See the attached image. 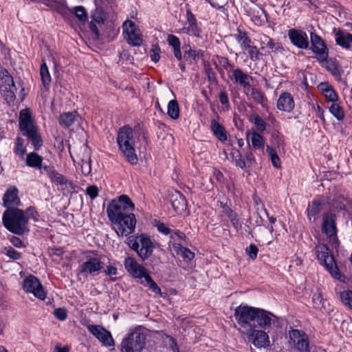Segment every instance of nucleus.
Returning a JSON list of instances; mask_svg holds the SVG:
<instances>
[{"instance_id":"1","label":"nucleus","mask_w":352,"mask_h":352,"mask_svg":"<svg viewBox=\"0 0 352 352\" xmlns=\"http://www.w3.org/2000/svg\"><path fill=\"white\" fill-rule=\"evenodd\" d=\"M134 208L131 199L125 195L112 200L108 205L107 215L118 236H126L135 231L137 221L131 212Z\"/></svg>"},{"instance_id":"2","label":"nucleus","mask_w":352,"mask_h":352,"mask_svg":"<svg viewBox=\"0 0 352 352\" xmlns=\"http://www.w3.org/2000/svg\"><path fill=\"white\" fill-rule=\"evenodd\" d=\"M38 216L37 212L31 208L27 209L26 212L18 208H8L3 212L2 221L8 231L17 235H22L29 230V217H32L37 221Z\"/></svg>"},{"instance_id":"3","label":"nucleus","mask_w":352,"mask_h":352,"mask_svg":"<svg viewBox=\"0 0 352 352\" xmlns=\"http://www.w3.org/2000/svg\"><path fill=\"white\" fill-rule=\"evenodd\" d=\"M139 140L138 133L129 125L120 128L117 135V144L119 151L131 164L138 161L136 145Z\"/></svg>"},{"instance_id":"4","label":"nucleus","mask_w":352,"mask_h":352,"mask_svg":"<svg viewBox=\"0 0 352 352\" xmlns=\"http://www.w3.org/2000/svg\"><path fill=\"white\" fill-rule=\"evenodd\" d=\"M19 127L22 134L27 137L36 150H38L42 146L43 140L39 133V128L29 109L20 111Z\"/></svg>"},{"instance_id":"5","label":"nucleus","mask_w":352,"mask_h":352,"mask_svg":"<svg viewBox=\"0 0 352 352\" xmlns=\"http://www.w3.org/2000/svg\"><path fill=\"white\" fill-rule=\"evenodd\" d=\"M146 333L142 326L131 329L120 344L121 352H142L145 347Z\"/></svg>"},{"instance_id":"6","label":"nucleus","mask_w":352,"mask_h":352,"mask_svg":"<svg viewBox=\"0 0 352 352\" xmlns=\"http://www.w3.org/2000/svg\"><path fill=\"white\" fill-rule=\"evenodd\" d=\"M104 268L102 256L96 251L88 252L77 270V275L80 278H92L98 275Z\"/></svg>"},{"instance_id":"7","label":"nucleus","mask_w":352,"mask_h":352,"mask_svg":"<svg viewBox=\"0 0 352 352\" xmlns=\"http://www.w3.org/2000/svg\"><path fill=\"white\" fill-rule=\"evenodd\" d=\"M316 254L320 264L325 267L334 278L342 283L346 282V277L339 271L333 256L330 254L329 248L325 245H316Z\"/></svg>"},{"instance_id":"8","label":"nucleus","mask_w":352,"mask_h":352,"mask_svg":"<svg viewBox=\"0 0 352 352\" xmlns=\"http://www.w3.org/2000/svg\"><path fill=\"white\" fill-rule=\"evenodd\" d=\"M129 245L135 250L142 261L146 260L152 255L155 247L151 239L144 234L135 239L134 237L129 238Z\"/></svg>"},{"instance_id":"9","label":"nucleus","mask_w":352,"mask_h":352,"mask_svg":"<svg viewBox=\"0 0 352 352\" xmlns=\"http://www.w3.org/2000/svg\"><path fill=\"white\" fill-rule=\"evenodd\" d=\"M256 311L257 308L243 304L235 309L234 317L241 329L246 331L252 329V323L256 318Z\"/></svg>"},{"instance_id":"10","label":"nucleus","mask_w":352,"mask_h":352,"mask_svg":"<svg viewBox=\"0 0 352 352\" xmlns=\"http://www.w3.org/2000/svg\"><path fill=\"white\" fill-rule=\"evenodd\" d=\"M122 33L124 39L129 45L133 47H140L143 43V35L135 23L126 20L122 24Z\"/></svg>"},{"instance_id":"11","label":"nucleus","mask_w":352,"mask_h":352,"mask_svg":"<svg viewBox=\"0 0 352 352\" xmlns=\"http://www.w3.org/2000/svg\"><path fill=\"white\" fill-rule=\"evenodd\" d=\"M311 50L318 60L320 63L326 61L329 56V50L324 40L318 34L311 33Z\"/></svg>"},{"instance_id":"12","label":"nucleus","mask_w":352,"mask_h":352,"mask_svg":"<svg viewBox=\"0 0 352 352\" xmlns=\"http://www.w3.org/2000/svg\"><path fill=\"white\" fill-rule=\"evenodd\" d=\"M179 34H186L190 36L198 38H202L201 28L197 23L195 15L188 10L186 12V21L182 29L178 31Z\"/></svg>"},{"instance_id":"13","label":"nucleus","mask_w":352,"mask_h":352,"mask_svg":"<svg viewBox=\"0 0 352 352\" xmlns=\"http://www.w3.org/2000/svg\"><path fill=\"white\" fill-rule=\"evenodd\" d=\"M124 267L129 274L140 282L149 274L147 270L133 257L127 256L124 261Z\"/></svg>"},{"instance_id":"14","label":"nucleus","mask_w":352,"mask_h":352,"mask_svg":"<svg viewBox=\"0 0 352 352\" xmlns=\"http://www.w3.org/2000/svg\"><path fill=\"white\" fill-rule=\"evenodd\" d=\"M89 331L106 347L114 346L115 341L110 331L100 325L90 324L87 326Z\"/></svg>"},{"instance_id":"15","label":"nucleus","mask_w":352,"mask_h":352,"mask_svg":"<svg viewBox=\"0 0 352 352\" xmlns=\"http://www.w3.org/2000/svg\"><path fill=\"white\" fill-rule=\"evenodd\" d=\"M23 288L26 293H31L38 299L44 300L45 298L46 294L43 286L34 276L30 275L24 279Z\"/></svg>"},{"instance_id":"16","label":"nucleus","mask_w":352,"mask_h":352,"mask_svg":"<svg viewBox=\"0 0 352 352\" xmlns=\"http://www.w3.org/2000/svg\"><path fill=\"white\" fill-rule=\"evenodd\" d=\"M291 342L300 352H309V342L306 333L298 329H292L289 332Z\"/></svg>"},{"instance_id":"17","label":"nucleus","mask_w":352,"mask_h":352,"mask_svg":"<svg viewBox=\"0 0 352 352\" xmlns=\"http://www.w3.org/2000/svg\"><path fill=\"white\" fill-rule=\"evenodd\" d=\"M0 76L2 80V83L3 84L2 87H4L3 91L5 92V100L8 103L12 102L15 98L14 92L16 89L14 83L13 78L6 69H3L1 71Z\"/></svg>"},{"instance_id":"18","label":"nucleus","mask_w":352,"mask_h":352,"mask_svg":"<svg viewBox=\"0 0 352 352\" xmlns=\"http://www.w3.org/2000/svg\"><path fill=\"white\" fill-rule=\"evenodd\" d=\"M43 173H45L51 182L58 186L60 190H65L68 186H72V182H68L66 178L58 173L53 167L44 166Z\"/></svg>"},{"instance_id":"19","label":"nucleus","mask_w":352,"mask_h":352,"mask_svg":"<svg viewBox=\"0 0 352 352\" xmlns=\"http://www.w3.org/2000/svg\"><path fill=\"white\" fill-rule=\"evenodd\" d=\"M245 333V331H243ZM248 338L252 341V344L258 348L267 347L270 344L269 336L266 332L262 330H256L250 329L246 331Z\"/></svg>"},{"instance_id":"20","label":"nucleus","mask_w":352,"mask_h":352,"mask_svg":"<svg viewBox=\"0 0 352 352\" xmlns=\"http://www.w3.org/2000/svg\"><path fill=\"white\" fill-rule=\"evenodd\" d=\"M288 37L291 43L299 49L306 50L309 47V39L305 32L290 29L288 31Z\"/></svg>"},{"instance_id":"21","label":"nucleus","mask_w":352,"mask_h":352,"mask_svg":"<svg viewBox=\"0 0 352 352\" xmlns=\"http://www.w3.org/2000/svg\"><path fill=\"white\" fill-rule=\"evenodd\" d=\"M107 14L103 8H95L91 13V21L89 23V28L91 31L95 34L97 39L100 37V32L96 26V24L100 25H103L107 19Z\"/></svg>"},{"instance_id":"22","label":"nucleus","mask_w":352,"mask_h":352,"mask_svg":"<svg viewBox=\"0 0 352 352\" xmlns=\"http://www.w3.org/2000/svg\"><path fill=\"white\" fill-rule=\"evenodd\" d=\"M322 231L329 237L333 243L337 242L335 216L332 214H326L323 217Z\"/></svg>"},{"instance_id":"23","label":"nucleus","mask_w":352,"mask_h":352,"mask_svg":"<svg viewBox=\"0 0 352 352\" xmlns=\"http://www.w3.org/2000/svg\"><path fill=\"white\" fill-rule=\"evenodd\" d=\"M18 193V189L15 186L9 187L3 197V206L8 209L19 206L21 201Z\"/></svg>"},{"instance_id":"24","label":"nucleus","mask_w":352,"mask_h":352,"mask_svg":"<svg viewBox=\"0 0 352 352\" xmlns=\"http://www.w3.org/2000/svg\"><path fill=\"white\" fill-rule=\"evenodd\" d=\"M336 43L345 50H349L352 43V34L342 31L340 29L333 28Z\"/></svg>"},{"instance_id":"25","label":"nucleus","mask_w":352,"mask_h":352,"mask_svg":"<svg viewBox=\"0 0 352 352\" xmlns=\"http://www.w3.org/2000/svg\"><path fill=\"white\" fill-rule=\"evenodd\" d=\"M276 317L270 312L257 308L256 321L258 325L265 329L269 328L272 322H274Z\"/></svg>"},{"instance_id":"26","label":"nucleus","mask_w":352,"mask_h":352,"mask_svg":"<svg viewBox=\"0 0 352 352\" xmlns=\"http://www.w3.org/2000/svg\"><path fill=\"white\" fill-rule=\"evenodd\" d=\"M295 107L292 94L287 91L283 92L277 101V108L280 111L291 112Z\"/></svg>"},{"instance_id":"27","label":"nucleus","mask_w":352,"mask_h":352,"mask_svg":"<svg viewBox=\"0 0 352 352\" xmlns=\"http://www.w3.org/2000/svg\"><path fill=\"white\" fill-rule=\"evenodd\" d=\"M318 88L325 98L327 102L332 103L339 101L338 94L329 82H321L318 85Z\"/></svg>"},{"instance_id":"28","label":"nucleus","mask_w":352,"mask_h":352,"mask_svg":"<svg viewBox=\"0 0 352 352\" xmlns=\"http://www.w3.org/2000/svg\"><path fill=\"white\" fill-rule=\"evenodd\" d=\"M323 201L320 198L314 199L311 204H309L307 208V215L309 220L311 218L315 221L316 216L320 213L322 208Z\"/></svg>"},{"instance_id":"29","label":"nucleus","mask_w":352,"mask_h":352,"mask_svg":"<svg viewBox=\"0 0 352 352\" xmlns=\"http://www.w3.org/2000/svg\"><path fill=\"white\" fill-rule=\"evenodd\" d=\"M172 206L177 212L184 211L186 208V201L183 195L179 192H176L171 197Z\"/></svg>"},{"instance_id":"30","label":"nucleus","mask_w":352,"mask_h":352,"mask_svg":"<svg viewBox=\"0 0 352 352\" xmlns=\"http://www.w3.org/2000/svg\"><path fill=\"white\" fill-rule=\"evenodd\" d=\"M247 140L250 142L254 148H261L264 146L263 136L256 131H248L246 133Z\"/></svg>"},{"instance_id":"31","label":"nucleus","mask_w":352,"mask_h":352,"mask_svg":"<svg viewBox=\"0 0 352 352\" xmlns=\"http://www.w3.org/2000/svg\"><path fill=\"white\" fill-rule=\"evenodd\" d=\"M312 302L315 309L322 311H329L328 307L329 304L326 300L323 298L320 292H318L314 294L312 296Z\"/></svg>"},{"instance_id":"32","label":"nucleus","mask_w":352,"mask_h":352,"mask_svg":"<svg viewBox=\"0 0 352 352\" xmlns=\"http://www.w3.org/2000/svg\"><path fill=\"white\" fill-rule=\"evenodd\" d=\"M211 130L219 141L225 142L227 140V133L224 127L215 120L211 121Z\"/></svg>"},{"instance_id":"33","label":"nucleus","mask_w":352,"mask_h":352,"mask_svg":"<svg viewBox=\"0 0 352 352\" xmlns=\"http://www.w3.org/2000/svg\"><path fill=\"white\" fill-rule=\"evenodd\" d=\"M232 74L236 82L241 85L243 87L250 86L252 77L245 74L241 69H234Z\"/></svg>"},{"instance_id":"34","label":"nucleus","mask_w":352,"mask_h":352,"mask_svg":"<svg viewBox=\"0 0 352 352\" xmlns=\"http://www.w3.org/2000/svg\"><path fill=\"white\" fill-rule=\"evenodd\" d=\"M79 116L76 112L64 113L60 116V124L65 127H69L78 119Z\"/></svg>"},{"instance_id":"35","label":"nucleus","mask_w":352,"mask_h":352,"mask_svg":"<svg viewBox=\"0 0 352 352\" xmlns=\"http://www.w3.org/2000/svg\"><path fill=\"white\" fill-rule=\"evenodd\" d=\"M42 161V157L35 153H30L27 155L26 164L30 167L43 170Z\"/></svg>"},{"instance_id":"36","label":"nucleus","mask_w":352,"mask_h":352,"mask_svg":"<svg viewBox=\"0 0 352 352\" xmlns=\"http://www.w3.org/2000/svg\"><path fill=\"white\" fill-rule=\"evenodd\" d=\"M179 107L176 100H171L167 106V115L173 120H177L179 118Z\"/></svg>"},{"instance_id":"37","label":"nucleus","mask_w":352,"mask_h":352,"mask_svg":"<svg viewBox=\"0 0 352 352\" xmlns=\"http://www.w3.org/2000/svg\"><path fill=\"white\" fill-rule=\"evenodd\" d=\"M329 112L339 121L343 120L344 118V111L338 102H332L329 107Z\"/></svg>"},{"instance_id":"38","label":"nucleus","mask_w":352,"mask_h":352,"mask_svg":"<svg viewBox=\"0 0 352 352\" xmlns=\"http://www.w3.org/2000/svg\"><path fill=\"white\" fill-rule=\"evenodd\" d=\"M140 283L148 287L153 293L162 296L161 289L148 274L145 278L140 281Z\"/></svg>"},{"instance_id":"39","label":"nucleus","mask_w":352,"mask_h":352,"mask_svg":"<svg viewBox=\"0 0 352 352\" xmlns=\"http://www.w3.org/2000/svg\"><path fill=\"white\" fill-rule=\"evenodd\" d=\"M237 42L239 43L241 48L245 50L252 45L251 39L248 36L247 34L244 32H239V34L236 36Z\"/></svg>"},{"instance_id":"40","label":"nucleus","mask_w":352,"mask_h":352,"mask_svg":"<svg viewBox=\"0 0 352 352\" xmlns=\"http://www.w3.org/2000/svg\"><path fill=\"white\" fill-rule=\"evenodd\" d=\"M40 75L44 86H48L51 82V76L47 64L45 62H43V63L41 65Z\"/></svg>"},{"instance_id":"41","label":"nucleus","mask_w":352,"mask_h":352,"mask_svg":"<svg viewBox=\"0 0 352 352\" xmlns=\"http://www.w3.org/2000/svg\"><path fill=\"white\" fill-rule=\"evenodd\" d=\"M25 152L26 148L24 146V140L21 137H17L14 148V153L19 157L23 159Z\"/></svg>"},{"instance_id":"42","label":"nucleus","mask_w":352,"mask_h":352,"mask_svg":"<svg viewBox=\"0 0 352 352\" xmlns=\"http://www.w3.org/2000/svg\"><path fill=\"white\" fill-rule=\"evenodd\" d=\"M250 120L254 123L258 131L263 132L266 129L267 124L265 120L257 114L251 116Z\"/></svg>"},{"instance_id":"43","label":"nucleus","mask_w":352,"mask_h":352,"mask_svg":"<svg viewBox=\"0 0 352 352\" xmlns=\"http://www.w3.org/2000/svg\"><path fill=\"white\" fill-rule=\"evenodd\" d=\"M267 152L270 156V158L271 160V162L273 164V166L276 168H280L281 166V162L280 160L277 155L276 151L272 148L270 146H267Z\"/></svg>"},{"instance_id":"44","label":"nucleus","mask_w":352,"mask_h":352,"mask_svg":"<svg viewBox=\"0 0 352 352\" xmlns=\"http://www.w3.org/2000/svg\"><path fill=\"white\" fill-rule=\"evenodd\" d=\"M340 298L343 304L352 309V290H345L340 292Z\"/></svg>"},{"instance_id":"45","label":"nucleus","mask_w":352,"mask_h":352,"mask_svg":"<svg viewBox=\"0 0 352 352\" xmlns=\"http://www.w3.org/2000/svg\"><path fill=\"white\" fill-rule=\"evenodd\" d=\"M245 51L248 52L250 58L253 61L260 60L262 56V54L260 52L259 50L256 46L252 45L247 48Z\"/></svg>"},{"instance_id":"46","label":"nucleus","mask_w":352,"mask_h":352,"mask_svg":"<svg viewBox=\"0 0 352 352\" xmlns=\"http://www.w3.org/2000/svg\"><path fill=\"white\" fill-rule=\"evenodd\" d=\"M160 48L157 45H152L150 50V57L154 63H157L160 59Z\"/></svg>"},{"instance_id":"47","label":"nucleus","mask_w":352,"mask_h":352,"mask_svg":"<svg viewBox=\"0 0 352 352\" xmlns=\"http://www.w3.org/2000/svg\"><path fill=\"white\" fill-rule=\"evenodd\" d=\"M3 253L14 260H18L21 257V254L12 247L5 248Z\"/></svg>"},{"instance_id":"48","label":"nucleus","mask_w":352,"mask_h":352,"mask_svg":"<svg viewBox=\"0 0 352 352\" xmlns=\"http://www.w3.org/2000/svg\"><path fill=\"white\" fill-rule=\"evenodd\" d=\"M74 14L81 21H85L87 19V14L82 6L74 8Z\"/></svg>"},{"instance_id":"49","label":"nucleus","mask_w":352,"mask_h":352,"mask_svg":"<svg viewBox=\"0 0 352 352\" xmlns=\"http://www.w3.org/2000/svg\"><path fill=\"white\" fill-rule=\"evenodd\" d=\"M167 41L168 45L172 46L173 49L181 47V42L179 38L175 35L169 34L167 38Z\"/></svg>"},{"instance_id":"50","label":"nucleus","mask_w":352,"mask_h":352,"mask_svg":"<svg viewBox=\"0 0 352 352\" xmlns=\"http://www.w3.org/2000/svg\"><path fill=\"white\" fill-rule=\"evenodd\" d=\"M245 252L249 257L254 260L257 256L258 249L254 244H251L246 248Z\"/></svg>"},{"instance_id":"51","label":"nucleus","mask_w":352,"mask_h":352,"mask_svg":"<svg viewBox=\"0 0 352 352\" xmlns=\"http://www.w3.org/2000/svg\"><path fill=\"white\" fill-rule=\"evenodd\" d=\"M265 42L266 46L272 51H276L280 48L279 44L278 43H275L272 38L266 36H264V41H263V43Z\"/></svg>"},{"instance_id":"52","label":"nucleus","mask_w":352,"mask_h":352,"mask_svg":"<svg viewBox=\"0 0 352 352\" xmlns=\"http://www.w3.org/2000/svg\"><path fill=\"white\" fill-rule=\"evenodd\" d=\"M54 315L59 320L63 321L67 318V313L64 308H57L54 311Z\"/></svg>"},{"instance_id":"53","label":"nucleus","mask_w":352,"mask_h":352,"mask_svg":"<svg viewBox=\"0 0 352 352\" xmlns=\"http://www.w3.org/2000/svg\"><path fill=\"white\" fill-rule=\"evenodd\" d=\"M180 251H181V255L184 259H185L188 261H190L192 259H193L195 254L192 252H191L188 248L182 247L180 249Z\"/></svg>"},{"instance_id":"54","label":"nucleus","mask_w":352,"mask_h":352,"mask_svg":"<svg viewBox=\"0 0 352 352\" xmlns=\"http://www.w3.org/2000/svg\"><path fill=\"white\" fill-rule=\"evenodd\" d=\"M82 173L87 175H89L91 172V164H90V159L88 157L86 159H83L82 160Z\"/></svg>"},{"instance_id":"55","label":"nucleus","mask_w":352,"mask_h":352,"mask_svg":"<svg viewBox=\"0 0 352 352\" xmlns=\"http://www.w3.org/2000/svg\"><path fill=\"white\" fill-rule=\"evenodd\" d=\"M86 193L91 199H94L98 195V188L96 186H88L86 189Z\"/></svg>"},{"instance_id":"56","label":"nucleus","mask_w":352,"mask_h":352,"mask_svg":"<svg viewBox=\"0 0 352 352\" xmlns=\"http://www.w3.org/2000/svg\"><path fill=\"white\" fill-rule=\"evenodd\" d=\"M311 107L314 110V111L316 113L318 117L320 118L323 122H324L325 120H324V111L320 107V105L317 102H312Z\"/></svg>"},{"instance_id":"57","label":"nucleus","mask_w":352,"mask_h":352,"mask_svg":"<svg viewBox=\"0 0 352 352\" xmlns=\"http://www.w3.org/2000/svg\"><path fill=\"white\" fill-rule=\"evenodd\" d=\"M230 221L232 223V226L234 227V228L238 230L241 228V224L240 223L239 218L238 217V215L233 212L229 217Z\"/></svg>"},{"instance_id":"58","label":"nucleus","mask_w":352,"mask_h":352,"mask_svg":"<svg viewBox=\"0 0 352 352\" xmlns=\"http://www.w3.org/2000/svg\"><path fill=\"white\" fill-rule=\"evenodd\" d=\"M252 97L254 99V100H256V102H258L259 103L263 102L265 98H264L263 94L261 91H259L258 89H252Z\"/></svg>"},{"instance_id":"59","label":"nucleus","mask_w":352,"mask_h":352,"mask_svg":"<svg viewBox=\"0 0 352 352\" xmlns=\"http://www.w3.org/2000/svg\"><path fill=\"white\" fill-rule=\"evenodd\" d=\"M156 227L159 232H162L164 234H168L170 233V228H168L164 223L161 222H157L156 223Z\"/></svg>"},{"instance_id":"60","label":"nucleus","mask_w":352,"mask_h":352,"mask_svg":"<svg viewBox=\"0 0 352 352\" xmlns=\"http://www.w3.org/2000/svg\"><path fill=\"white\" fill-rule=\"evenodd\" d=\"M105 274L109 276H115L118 274V270L115 266L108 265L105 270Z\"/></svg>"},{"instance_id":"61","label":"nucleus","mask_w":352,"mask_h":352,"mask_svg":"<svg viewBox=\"0 0 352 352\" xmlns=\"http://www.w3.org/2000/svg\"><path fill=\"white\" fill-rule=\"evenodd\" d=\"M10 243L16 248H21L23 246L22 241L16 236H12L10 239Z\"/></svg>"},{"instance_id":"62","label":"nucleus","mask_w":352,"mask_h":352,"mask_svg":"<svg viewBox=\"0 0 352 352\" xmlns=\"http://www.w3.org/2000/svg\"><path fill=\"white\" fill-rule=\"evenodd\" d=\"M219 100L222 104H228V98L225 91L220 92Z\"/></svg>"},{"instance_id":"63","label":"nucleus","mask_w":352,"mask_h":352,"mask_svg":"<svg viewBox=\"0 0 352 352\" xmlns=\"http://www.w3.org/2000/svg\"><path fill=\"white\" fill-rule=\"evenodd\" d=\"M188 54L190 57L196 59L199 55L202 56V52L201 50L197 52L195 50H190L188 51Z\"/></svg>"},{"instance_id":"64","label":"nucleus","mask_w":352,"mask_h":352,"mask_svg":"<svg viewBox=\"0 0 352 352\" xmlns=\"http://www.w3.org/2000/svg\"><path fill=\"white\" fill-rule=\"evenodd\" d=\"M54 352H69V349L67 346H60V345L56 346Z\"/></svg>"}]
</instances>
